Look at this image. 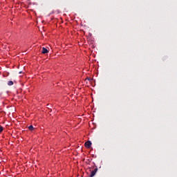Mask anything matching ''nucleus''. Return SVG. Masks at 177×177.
Here are the masks:
<instances>
[{
	"mask_svg": "<svg viewBox=\"0 0 177 177\" xmlns=\"http://www.w3.org/2000/svg\"><path fill=\"white\" fill-rule=\"evenodd\" d=\"M96 172H97V167H95L93 170H91L89 177L95 176V175H96Z\"/></svg>",
	"mask_w": 177,
	"mask_h": 177,
	"instance_id": "obj_1",
	"label": "nucleus"
},
{
	"mask_svg": "<svg viewBox=\"0 0 177 177\" xmlns=\"http://www.w3.org/2000/svg\"><path fill=\"white\" fill-rule=\"evenodd\" d=\"M84 145L85 147H86L87 149H91V146H92V142L91 141H87L85 142Z\"/></svg>",
	"mask_w": 177,
	"mask_h": 177,
	"instance_id": "obj_2",
	"label": "nucleus"
},
{
	"mask_svg": "<svg viewBox=\"0 0 177 177\" xmlns=\"http://www.w3.org/2000/svg\"><path fill=\"white\" fill-rule=\"evenodd\" d=\"M48 52H49V50H48V49H46V48H44V47L42 48L41 53L45 55V53H48Z\"/></svg>",
	"mask_w": 177,
	"mask_h": 177,
	"instance_id": "obj_3",
	"label": "nucleus"
},
{
	"mask_svg": "<svg viewBox=\"0 0 177 177\" xmlns=\"http://www.w3.org/2000/svg\"><path fill=\"white\" fill-rule=\"evenodd\" d=\"M28 129H29V131H34V129H35L34 126H32V125L29 126Z\"/></svg>",
	"mask_w": 177,
	"mask_h": 177,
	"instance_id": "obj_4",
	"label": "nucleus"
},
{
	"mask_svg": "<svg viewBox=\"0 0 177 177\" xmlns=\"http://www.w3.org/2000/svg\"><path fill=\"white\" fill-rule=\"evenodd\" d=\"M8 85L9 86H12V85H13V81H8Z\"/></svg>",
	"mask_w": 177,
	"mask_h": 177,
	"instance_id": "obj_5",
	"label": "nucleus"
},
{
	"mask_svg": "<svg viewBox=\"0 0 177 177\" xmlns=\"http://www.w3.org/2000/svg\"><path fill=\"white\" fill-rule=\"evenodd\" d=\"M2 131H3V127H2V126H0V133L1 132H2Z\"/></svg>",
	"mask_w": 177,
	"mask_h": 177,
	"instance_id": "obj_6",
	"label": "nucleus"
},
{
	"mask_svg": "<svg viewBox=\"0 0 177 177\" xmlns=\"http://www.w3.org/2000/svg\"><path fill=\"white\" fill-rule=\"evenodd\" d=\"M19 74H21V72H19Z\"/></svg>",
	"mask_w": 177,
	"mask_h": 177,
	"instance_id": "obj_7",
	"label": "nucleus"
},
{
	"mask_svg": "<svg viewBox=\"0 0 177 177\" xmlns=\"http://www.w3.org/2000/svg\"><path fill=\"white\" fill-rule=\"evenodd\" d=\"M87 80H88V81H89L90 79H89V78H87Z\"/></svg>",
	"mask_w": 177,
	"mask_h": 177,
	"instance_id": "obj_8",
	"label": "nucleus"
}]
</instances>
